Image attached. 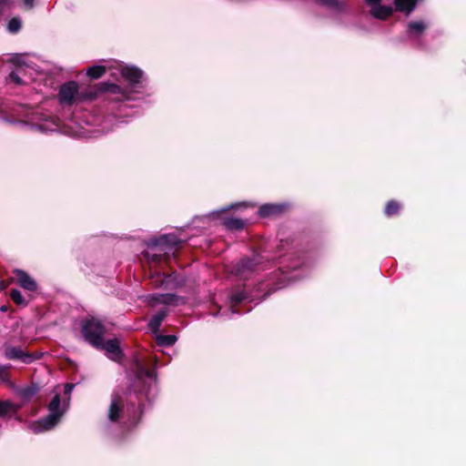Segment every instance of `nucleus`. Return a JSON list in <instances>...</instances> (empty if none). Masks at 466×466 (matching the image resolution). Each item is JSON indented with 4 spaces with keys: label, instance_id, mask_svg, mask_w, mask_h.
Listing matches in <instances>:
<instances>
[{
    "label": "nucleus",
    "instance_id": "nucleus-1",
    "mask_svg": "<svg viewBox=\"0 0 466 466\" xmlns=\"http://www.w3.org/2000/svg\"><path fill=\"white\" fill-rule=\"evenodd\" d=\"M59 405L60 397L59 395H56L49 404L50 414L42 420L32 425V430L35 432H38L52 429L58 422L63 414V412L59 410Z\"/></svg>",
    "mask_w": 466,
    "mask_h": 466
},
{
    "label": "nucleus",
    "instance_id": "nucleus-2",
    "mask_svg": "<svg viewBox=\"0 0 466 466\" xmlns=\"http://www.w3.org/2000/svg\"><path fill=\"white\" fill-rule=\"evenodd\" d=\"M178 240L172 236H164L157 242L145 252V257L151 261H159L163 255L173 253L169 244L177 245Z\"/></svg>",
    "mask_w": 466,
    "mask_h": 466
},
{
    "label": "nucleus",
    "instance_id": "nucleus-3",
    "mask_svg": "<svg viewBox=\"0 0 466 466\" xmlns=\"http://www.w3.org/2000/svg\"><path fill=\"white\" fill-rule=\"evenodd\" d=\"M82 333L85 339L94 347H99L101 339L105 333V328L101 322L96 319H91L84 322Z\"/></svg>",
    "mask_w": 466,
    "mask_h": 466
},
{
    "label": "nucleus",
    "instance_id": "nucleus-4",
    "mask_svg": "<svg viewBox=\"0 0 466 466\" xmlns=\"http://www.w3.org/2000/svg\"><path fill=\"white\" fill-rule=\"evenodd\" d=\"M381 0H365L366 5L370 7V15L377 19L385 20L391 15L393 9L391 6L382 5Z\"/></svg>",
    "mask_w": 466,
    "mask_h": 466
},
{
    "label": "nucleus",
    "instance_id": "nucleus-5",
    "mask_svg": "<svg viewBox=\"0 0 466 466\" xmlns=\"http://www.w3.org/2000/svg\"><path fill=\"white\" fill-rule=\"evenodd\" d=\"M123 409L124 401L121 395L116 392H114L111 395V401L108 408V420L113 422L116 421L120 418L123 412Z\"/></svg>",
    "mask_w": 466,
    "mask_h": 466
},
{
    "label": "nucleus",
    "instance_id": "nucleus-6",
    "mask_svg": "<svg viewBox=\"0 0 466 466\" xmlns=\"http://www.w3.org/2000/svg\"><path fill=\"white\" fill-rule=\"evenodd\" d=\"M5 357L8 360H20L25 364H29L35 360V358L28 353L25 352L19 347L7 346L5 350Z\"/></svg>",
    "mask_w": 466,
    "mask_h": 466
},
{
    "label": "nucleus",
    "instance_id": "nucleus-7",
    "mask_svg": "<svg viewBox=\"0 0 466 466\" xmlns=\"http://www.w3.org/2000/svg\"><path fill=\"white\" fill-rule=\"evenodd\" d=\"M78 90V86L76 82H69L63 85L59 91V100L61 103L71 104Z\"/></svg>",
    "mask_w": 466,
    "mask_h": 466
},
{
    "label": "nucleus",
    "instance_id": "nucleus-8",
    "mask_svg": "<svg viewBox=\"0 0 466 466\" xmlns=\"http://www.w3.org/2000/svg\"><path fill=\"white\" fill-rule=\"evenodd\" d=\"M97 349L104 350L106 352L108 358L113 360H118L121 358V350L118 345V341L116 339H109L107 341H103L101 339V344Z\"/></svg>",
    "mask_w": 466,
    "mask_h": 466
},
{
    "label": "nucleus",
    "instance_id": "nucleus-9",
    "mask_svg": "<svg viewBox=\"0 0 466 466\" xmlns=\"http://www.w3.org/2000/svg\"><path fill=\"white\" fill-rule=\"evenodd\" d=\"M17 278V283L25 289L34 291L36 289V282L24 270L15 269L14 271Z\"/></svg>",
    "mask_w": 466,
    "mask_h": 466
},
{
    "label": "nucleus",
    "instance_id": "nucleus-10",
    "mask_svg": "<svg viewBox=\"0 0 466 466\" xmlns=\"http://www.w3.org/2000/svg\"><path fill=\"white\" fill-rule=\"evenodd\" d=\"M121 75L127 81L133 84L138 83L142 78V72L136 67L122 66Z\"/></svg>",
    "mask_w": 466,
    "mask_h": 466
},
{
    "label": "nucleus",
    "instance_id": "nucleus-11",
    "mask_svg": "<svg viewBox=\"0 0 466 466\" xmlns=\"http://www.w3.org/2000/svg\"><path fill=\"white\" fill-rule=\"evenodd\" d=\"M19 409V405H16L9 400L0 401V417H11L12 415L15 414Z\"/></svg>",
    "mask_w": 466,
    "mask_h": 466
},
{
    "label": "nucleus",
    "instance_id": "nucleus-12",
    "mask_svg": "<svg viewBox=\"0 0 466 466\" xmlns=\"http://www.w3.org/2000/svg\"><path fill=\"white\" fill-rule=\"evenodd\" d=\"M283 210L282 206L275 205V204H267L263 205L258 209V214L260 217H268L274 214H279Z\"/></svg>",
    "mask_w": 466,
    "mask_h": 466
},
{
    "label": "nucleus",
    "instance_id": "nucleus-13",
    "mask_svg": "<svg viewBox=\"0 0 466 466\" xmlns=\"http://www.w3.org/2000/svg\"><path fill=\"white\" fill-rule=\"evenodd\" d=\"M418 0H395L396 9L410 14L416 6Z\"/></svg>",
    "mask_w": 466,
    "mask_h": 466
},
{
    "label": "nucleus",
    "instance_id": "nucleus-14",
    "mask_svg": "<svg viewBox=\"0 0 466 466\" xmlns=\"http://www.w3.org/2000/svg\"><path fill=\"white\" fill-rule=\"evenodd\" d=\"M426 25L422 21L410 22L408 25V32L414 36H420L426 28Z\"/></svg>",
    "mask_w": 466,
    "mask_h": 466
},
{
    "label": "nucleus",
    "instance_id": "nucleus-15",
    "mask_svg": "<svg viewBox=\"0 0 466 466\" xmlns=\"http://www.w3.org/2000/svg\"><path fill=\"white\" fill-rule=\"evenodd\" d=\"M166 316L167 312L165 310H161L152 317V319L149 321V327L154 332L158 330Z\"/></svg>",
    "mask_w": 466,
    "mask_h": 466
},
{
    "label": "nucleus",
    "instance_id": "nucleus-16",
    "mask_svg": "<svg viewBox=\"0 0 466 466\" xmlns=\"http://www.w3.org/2000/svg\"><path fill=\"white\" fill-rule=\"evenodd\" d=\"M39 390V388L35 385H31L27 388H24L19 390L18 394L21 396V398L25 400H31L32 397H34Z\"/></svg>",
    "mask_w": 466,
    "mask_h": 466
},
{
    "label": "nucleus",
    "instance_id": "nucleus-17",
    "mask_svg": "<svg viewBox=\"0 0 466 466\" xmlns=\"http://www.w3.org/2000/svg\"><path fill=\"white\" fill-rule=\"evenodd\" d=\"M106 71L105 66H94L87 69L86 74L91 78L97 79L101 77Z\"/></svg>",
    "mask_w": 466,
    "mask_h": 466
},
{
    "label": "nucleus",
    "instance_id": "nucleus-18",
    "mask_svg": "<svg viewBox=\"0 0 466 466\" xmlns=\"http://www.w3.org/2000/svg\"><path fill=\"white\" fill-rule=\"evenodd\" d=\"M224 225L229 229H241L244 228V221L238 218H228L224 221Z\"/></svg>",
    "mask_w": 466,
    "mask_h": 466
},
{
    "label": "nucleus",
    "instance_id": "nucleus-19",
    "mask_svg": "<svg viewBox=\"0 0 466 466\" xmlns=\"http://www.w3.org/2000/svg\"><path fill=\"white\" fill-rule=\"evenodd\" d=\"M157 340L161 346H170L176 342L177 338L174 335H160Z\"/></svg>",
    "mask_w": 466,
    "mask_h": 466
},
{
    "label": "nucleus",
    "instance_id": "nucleus-20",
    "mask_svg": "<svg viewBox=\"0 0 466 466\" xmlns=\"http://www.w3.org/2000/svg\"><path fill=\"white\" fill-rule=\"evenodd\" d=\"M22 26V21L18 17L12 18L7 24V29L10 33H17Z\"/></svg>",
    "mask_w": 466,
    "mask_h": 466
},
{
    "label": "nucleus",
    "instance_id": "nucleus-21",
    "mask_svg": "<svg viewBox=\"0 0 466 466\" xmlns=\"http://www.w3.org/2000/svg\"><path fill=\"white\" fill-rule=\"evenodd\" d=\"M10 297L13 299V301L17 305L25 306L27 304L21 291L18 289H12L10 292Z\"/></svg>",
    "mask_w": 466,
    "mask_h": 466
},
{
    "label": "nucleus",
    "instance_id": "nucleus-22",
    "mask_svg": "<svg viewBox=\"0 0 466 466\" xmlns=\"http://www.w3.org/2000/svg\"><path fill=\"white\" fill-rule=\"evenodd\" d=\"M254 266H255V264H254L253 260H250V259L243 260L239 264L237 273L244 274V272L247 269H252L254 268Z\"/></svg>",
    "mask_w": 466,
    "mask_h": 466
},
{
    "label": "nucleus",
    "instance_id": "nucleus-23",
    "mask_svg": "<svg viewBox=\"0 0 466 466\" xmlns=\"http://www.w3.org/2000/svg\"><path fill=\"white\" fill-rule=\"evenodd\" d=\"M400 205L395 201H390L385 208V213L388 216H392L398 213Z\"/></svg>",
    "mask_w": 466,
    "mask_h": 466
},
{
    "label": "nucleus",
    "instance_id": "nucleus-24",
    "mask_svg": "<svg viewBox=\"0 0 466 466\" xmlns=\"http://www.w3.org/2000/svg\"><path fill=\"white\" fill-rule=\"evenodd\" d=\"M7 370L8 366H4L0 364V380L8 383L10 386H13Z\"/></svg>",
    "mask_w": 466,
    "mask_h": 466
},
{
    "label": "nucleus",
    "instance_id": "nucleus-25",
    "mask_svg": "<svg viewBox=\"0 0 466 466\" xmlns=\"http://www.w3.org/2000/svg\"><path fill=\"white\" fill-rule=\"evenodd\" d=\"M317 4L326 5L329 7L339 8L341 3L339 0H314Z\"/></svg>",
    "mask_w": 466,
    "mask_h": 466
},
{
    "label": "nucleus",
    "instance_id": "nucleus-26",
    "mask_svg": "<svg viewBox=\"0 0 466 466\" xmlns=\"http://www.w3.org/2000/svg\"><path fill=\"white\" fill-rule=\"evenodd\" d=\"M22 71L23 69L19 68L17 72H11L9 75V79L17 85L23 84L24 81L20 77V74H22Z\"/></svg>",
    "mask_w": 466,
    "mask_h": 466
},
{
    "label": "nucleus",
    "instance_id": "nucleus-27",
    "mask_svg": "<svg viewBox=\"0 0 466 466\" xmlns=\"http://www.w3.org/2000/svg\"><path fill=\"white\" fill-rule=\"evenodd\" d=\"M12 6V0H0V15Z\"/></svg>",
    "mask_w": 466,
    "mask_h": 466
},
{
    "label": "nucleus",
    "instance_id": "nucleus-28",
    "mask_svg": "<svg viewBox=\"0 0 466 466\" xmlns=\"http://www.w3.org/2000/svg\"><path fill=\"white\" fill-rule=\"evenodd\" d=\"M244 299H245V296L242 293H239V294L234 295L231 298V302H232L233 306H235V305L240 303Z\"/></svg>",
    "mask_w": 466,
    "mask_h": 466
},
{
    "label": "nucleus",
    "instance_id": "nucleus-29",
    "mask_svg": "<svg viewBox=\"0 0 466 466\" xmlns=\"http://www.w3.org/2000/svg\"><path fill=\"white\" fill-rule=\"evenodd\" d=\"M104 90L110 91L112 93H119L121 88L115 84H111V85H107Z\"/></svg>",
    "mask_w": 466,
    "mask_h": 466
},
{
    "label": "nucleus",
    "instance_id": "nucleus-30",
    "mask_svg": "<svg viewBox=\"0 0 466 466\" xmlns=\"http://www.w3.org/2000/svg\"><path fill=\"white\" fill-rule=\"evenodd\" d=\"M9 285V282L0 281V291L5 289Z\"/></svg>",
    "mask_w": 466,
    "mask_h": 466
},
{
    "label": "nucleus",
    "instance_id": "nucleus-31",
    "mask_svg": "<svg viewBox=\"0 0 466 466\" xmlns=\"http://www.w3.org/2000/svg\"><path fill=\"white\" fill-rule=\"evenodd\" d=\"M24 2L27 8H32L34 5V0H24Z\"/></svg>",
    "mask_w": 466,
    "mask_h": 466
},
{
    "label": "nucleus",
    "instance_id": "nucleus-32",
    "mask_svg": "<svg viewBox=\"0 0 466 466\" xmlns=\"http://www.w3.org/2000/svg\"><path fill=\"white\" fill-rule=\"evenodd\" d=\"M72 388H73V386H72V385H68V384H67V385L66 386V392L70 391V390H72Z\"/></svg>",
    "mask_w": 466,
    "mask_h": 466
},
{
    "label": "nucleus",
    "instance_id": "nucleus-33",
    "mask_svg": "<svg viewBox=\"0 0 466 466\" xmlns=\"http://www.w3.org/2000/svg\"><path fill=\"white\" fill-rule=\"evenodd\" d=\"M145 372H146V374H147V376L151 375L150 371H148V370H146Z\"/></svg>",
    "mask_w": 466,
    "mask_h": 466
}]
</instances>
